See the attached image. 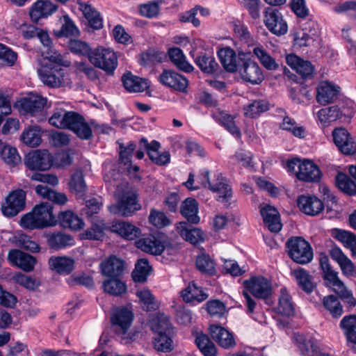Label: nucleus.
<instances>
[{"label":"nucleus","mask_w":356,"mask_h":356,"mask_svg":"<svg viewBox=\"0 0 356 356\" xmlns=\"http://www.w3.org/2000/svg\"><path fill=\"white\" fill-rule=\"evenodd\" d=\"M46 58L51 63H46L38 69L40 79L47 86L59 87L65 80V72L59 66L68 67L70 63L54 47L47 49Z\"/></svg>","instance_id":"obj_1"},{"label":"nucleus","mask_w":356,"mask_h":356,"mask_svg":"<svg viewBox=\"0 0 356 356\" xmlns=\"http://www.w3.org/2000/svg\"><path fill=\"white\" fill-rule=\"evenodd\" d=\"M319 264L326 286L331 289L350 306H355L356 299L353 297L352 291L339 279L338 272L331 267L328 257L324 254H321Z\"/></svg>","instance_id":"obj_2"},{"label":"nucleus","mask_w":356,"mask_h":356,"mask_svg":"<svg viewBox=\"0 0 356 356\" xmlns=\"http://www.w3.org/2000/svg\"><path fill=\"white\" fill-rule=\"evenodd\" d=\"M134 319L133 312L126 307H115L111 310V321L116 334L124 343L136 340L138 332L129 328Z\"/></svg>","instance_id":"obj_3"},{"label":"nucleus","mask_w":356,"mask_h":356,"mask_svg":"<svg viewBox=\"0 0 356 356\" xmlns=\"http://www.w3.org/2000/svg\"><path fill=\"white\" fill-rule=\"evenodd\" d=\"M116 204L108 206L110 213L120 216H131L136 211L140 209L136 201V197L132 193L127 183H122L117 186L114 193Z\"/></svg>","instance_id":"obj_4"},{"label":"nucleus","mask_w":356,"mask_h":356,"mask_svg":"<svg viewBox=\"0 0 356 356\" xmlns=\"http://www.w3.org/2000/svg\"><path fill=\"white\" fill-rule=\"evenodd\" d=\"M52 207L47 203L36 205L33 211L24 215L21 220L22 227L26 229H40L55 225Z\"/></svg>","instance_id":"obj_5"},{"label":"nucleus","mask_w":356,"mask_h":356,"mask_svg":"<svg viewBox=\"0 0 356 356\" xmlns=\"http://www.w3.org/2000/svg\"><path fill=\"white\" fill-rule=\"evenodd\" d=\"M197 182L202 187H208L211 191L217 193V200L224 204L227 203L232 197V190L222 175L216 172L213 177L210 179L209 172L205 171L197 178Z\"/></svg>","instance_id":"obj_6"},{"label":"nucleus","mask_w":356,"mask_h":356,"mask_svg":"<svg viewBox=\"0 0 356 356\" xmlns=\"http://www.w3.org/2000/svg\"><path fill=\"white\" fill-rule=\"evenodd\" d=\"M286 168L289 172L296 174L300 180L307 182H318L321 177L318 167L312 161L294 159L289 161Z\"/></svg>","instance_id":"obj_7"},{"label":"nucleus","mask_w":356,"mask_h":356,"mask_svg":"<svg viewBox=\"0 0 356 356\" xmlns=\"http://www.w3.org/2000/svg\"><path fill=\"white\" fill-rule=\"evenodd\" d=\"M90 62L108 74L113 73L118 66V56L116 53L110 48L99 46L89 54Z\"/></svg>","instance_id":"obj_8"},{"label":"nucleus","mask_w":356,"mask_h":356,"mask_svg":"<svg viewBox=\"0 0 356 356\" xmlns=\"http://www.w3.org/2000/svg\"><path fill=\"white\" fill-rule=\"evenodd\" d=\"M286 245L289 257L300 264H306L313 259V252L309 243L301 237L290 238Z\"/></svg>","instance_id":"obj_9"},{"label":"nucleus","mask_w":356,"mask_h":356,"mask_svg":"<svg viewBox=\"0 0 356 356\" xmlns=\"http://www.w3.org/2000/svg\"><path fill=\"white\" fill-rule=\"evenodd\" d=\"M47 103V98L38 94L31 93L17 100L14 106L19 113L33 116L40 113Z\"/></svg>","instance_id":"obj_10"},{"label":"nucleus","mask_w":356,"mask_h":356,"mask_svg":"<svg viewBox=\"0 0 356 356\" xmlns=\"http://www.w3.org/2000/svg\"><path fill=\"white\" fill-rule=\"evenodd\" d=\"M244 286L250 293L259 299L266 300L273 293L271 281L263 276L252 277L245 280Z\"/></svg>","instance_id":"obj_11"},{"label":"nucleus","mask_w":356,"mask_h":356,"mask_svg":"<svg viewBox=\"0 0 356 356\" xmlns=\"http://www.w3.org/2000/svg\"><path fill=\"white\" fill-rule=\"evenodd\" d=\"M241 62L237 71L243 81L251 84H259L263 81L264 72L257 63L251 59L241 60Z\"/></svg>","instance_id":"obj_12"},{"label":"nucleus","mask_w":356,"mask_h":356,"mask_svg":"<svg viewBox=\"0 0 356 356\" xmlns=\"http://www.w3.org/2000/svg\"><path fill=\"white\" fill-rule=\"evenodd\" d=\"M53 162V157L46 149H36L29 152L25 158V165L32 170H47Z\"/></svg>","instance_id":"obj_13"},{"label":"nucleus","mask_w":356,"mask_h":356,"mask_svg":"<svg viewBox=\"0 0 356 356\" xmlns=\"http://www.w3.org/2000/svg\"><path fill=\"white\" fill-rule=\"evenodd\" d=\"M264 22L268 31L276 35H284L288 31L286 22L277 9L267 8L264 11Z\"/></svg>","instance_id":"obj_14"},{"label":"nucleus","mask_w":356,"mask_h":356,"mask_svg":"<svg viewBox=\"0 0 356 356\" xmlns=\"http://www.w3.org/2000/svg\"><path fill=\"white\" fill-rule=\"evenodd\" d=\"M26 194L22 190L13 191L6 197L2 204L1 211L8 217L15 216L25 207Z\"/></svg>","instance_id":"obj_15"},{"label":"nucleus","mask_w":356,"mask_h":356,"mask_svg":"<svg viewBox=\"0 0 356 356\" xmlns=\"http://www.w3.org/2000/svg\"><path fill=\"white\" fill-rule=\"evenodd\" d=\"M65 129L72 131L81 139H89L92 136V130L85 119L79 113L68 111Z\"/></svg>","instance_id":"obj_16"},{"label":"nucleus","mask_w":356,"mask_h":356,"mask_svg":"<svg viewBox=\"0 0 356 356\" xmlns=\"http://www.w3.org/2000/svg\"><path fill=\"white\" fill-rule=\"evenodd\" d=\"M159 81L163 86L181 92H186L188 85V81L184 76L171 70H164Z\"/></svg>","instance_id":"obj_17"},{"label":"nucleus","mask_w":356,"mask_h":356,"mask_svg":"<svg viewBox=\"0 0 356 356\" xmlns=\"http://www.w3.org/2000/svg\"><path fill=\"white\" fill-rule=\"evenodd\" d=\"M340 90L339 86L329 81H322L317 86L316 99L323 106L332 104L339 97Z\"/></svg>","instance_id":"obj_18"},{"label":"nucleus","mask_w":356,"mask_h":356,"mask_svg":"<svg viewBox=\"0 0 356 356\" xmlns=\"http://www.w3.org/2000/svg\"><path fill=\"white\" fill-rule=\"evenodd\" d=\"M175 229L179 236L191 244L196 245L204 241L205 235L199 227H195L187 222L181 221L176 224Z\"/></svg>","instance_id":"obj_19"},{"label":"nucleus","mask_w":356,"mask_h":356,"mask_svg":"<svg viewBox=\"0 0 356 356\" xmlns=\"http://www.w3.org/2000/svg\"><path fill=\"white\" fill-rule=\"evenodd\" d=\"M140 148H144L150 159V160L156 165H163L170 162V154L168 152H159L160 143L156 141H152L148 143L147 140L142 138L140 140Z\"/></svg>","instance_id":"obj_20"},{"label":"nucleus","mask_w":356,"mask_h":356,"mask_svg":"<svg viewBox=\"0 0 356 356\" xmlns=\"http://www.w3.org/2000/svg\"><path fill=\"white\" fill-rule=\"evenodd\" d=\"M58 7L49 0H38L29 8V16L33 22L47 18L57 10Z\"/></svg>","instance_id":"obj_21"},{"label":"nucleus","mask_w":356,"mask_h":356,"mask_svg":"<svg viewBox=\"0 0 356 356\" xmlns=\"http://www.w3.org/2000/svg\"><path fill=\"white\" fill-rule=\"evenodd\" d=\"M332 136L334 144L343 154H353L356 152V145L345 129H335L332 131Z\"/></svg>","instance_id":"obj_22"},{"label":"nucleus","mask_w":356,"mask_h":356,"mask_svg":"<svg viewBox=\"0 0 356 356\" xmlns=\"http://www.w3.org/2000/svg\"><path fill=\"white\" fill-rule=\"evenodd\" d=\"M299 209L308 216H316L324 209L323 202L316 196L301 195L298 198Z\"/></svg>","instance_id":"obj_23"},{"label":"nucleus","mask_w":356,"mask_h":356,"mask_svg":"<svg viewBox=\"0 0 356 356\" xmlns=\"http://www.w3.org/2000/svg\"><path fill=\"white\" fill-rule=\"evenodd\" d=\"M318 33L316 25L314 23H308L304 28L294 33V44L300 47L309 46L313 43Z\"/></svg>","instance_id":"obj_24"},{"label":"nucleus","mask_w":356,"mask_h":356,"mask_svg":"<svg viewBox=\"0 0 356 356\" xmlns=\"http://www.w3.org/2000/svg\"><path fill=\"white\" fill-rule=\"evenodd\" d=\"M209 333L212 339L222 348H229L236 344L232 334L220 325H211Z\"/></svg>","instance_id":"obj_25"},{"label":"nucleus","mask_w":356,"mask_h":356,"mask_svg":"<svg viewBox=\"0 0 356 356\" xmlns=\"http://www.w3.org/2000/svg\"><path fill=\"white\" fill-rule=\"evenodd\" d=\"M260 213L263 217L264 224L272 232H278L282 229V225L277 209L270 206L265 205L260 208Z\"/></svg>","instance_id":"obj_26"},{"label":"nucleus","mask_w":356,"mask_h":356,"mask_svg":"<svg viewBox=\"0 0 356 356\" xmlns=\"http://www.w3.org/2000/svg\"><path fill=\"white\" fill-rule=\"evenodd\" d=\"M109 229L127 240H134L140 234L138 227L124 221H113Z\"/></svg>","instance_id":"obj_27"},{"label":"nucleus","mask_w":356,"mask_h":356,"mask_svg":"<svg viewBox=\"0 0 356 356\" xmlns=\"http://www.w3.org/2000/svg\"><path fill=\"white\" fill-rule=\"evenodd\" d=\"M8 257L12 264L26 272L31 271L36 263L33 256L17 250H10Z\"/></svg>","instance_id":"obj_28"},{"label":"nucleus","mask_w":356,"mask_h":356,"mask_svg":"<svg viewBox=\"0 0 356 356\" xmlns=\"http://www.w3.org/2000/svg\"><path fill=\"white\" fill-rule=\"evenodd\" d=\"M49 265L51 270L60 275L71 273L75 267V261L70 257L53 256L49 259Z\"/></svg>","instance_id":"obj_29"},{"label":"nucleus","mask_w":356,"mask_h":356,"mask_svg":"<svg viewBox=\"0 0 356 356\" xmlns=\"http://www.w3.org/2000/svg\"><path fill=\"white\" fill-rule=\"evenodd\" d=\"M122 81L125 89L131 92H141L149 86L147 79L135 76L131 72L125 73L122 76Z\"/></svg>","instance_id":"obj_30"},{"label":"nucleus","mask_w":356,"mask_h":356,"mask_svg":"<svg viewBox=\"0 0 356 356\" xmlns=\"http://www.w3.org/2000/svg\"><path fill=\"white\" fill-rule=\"evenodd\" d=\"M91 227L88 228L82 234V238L88 240H102L105 232L109 229L104 220L95 217L92 218Z\"/></svg>","instance_id":"obj_31"},{"label":"nucleus","mask_w":356,"mask_h":356,"mask_svg":"<svg viewBox=\"0 0 356 356\" xmlns=\"http://www.w3.org/2000/svg\"><path fill=\"white\" fill-rule=\"evenodd\" d=\"M218 57L224 69L229 72L237 71L240 59L230 47H225L218 51Z\"/></svg>","instance_id":"obj_32"},{"label":"nucleus","mask_w":356,"mask_h":356,"mask_svg":"<svg viewBox=\"0 0 356 356\" xmlns=\"http://www.w3.org/2000/svg\"><path fill=\"white\" fill-rule=\"evenodd\" d=\"M287 64L304 77L313 74L314 67L308 60H304L296 54H289L286 57Z\"/></svg>","instance_id":"obj_33"},{"label":"nucleus","mask_w":356,"mask_h":356,"mask_svg":"<svg viewBox=\"0 0 356 356\" xmlns=\"http://www.w3.org/2000/svg\"><path fill=\"white\" fill-rule=\"evenodd\" d=\"M137 247L143 252L152 254H161L164 250L163 242L154 236H149L136 241Z\"/></svg>","instance_id":"obj_34"},{"label":"nucleus","mask_w":356,"mask_h":356,"mask_svg":"<svg viewBox=\"0 0 356 356\" xmlns=\"http://www.w3.org/2000/svg\"><path fill=\"white\" fill-rule=\"evenodd\" d=\"M100 268L104 276L108 278L118 277L123 272L124 262L115 257H111L101 263Z\"/></svg>","instance_id":"obj_35"},{"label":"nucleus","mask_w":356,"mask_h":356,"mask_svg":"<svg viewBox=\"0 0 356 356\" xmlns=\"http://www.w3.org/2000/svg\"><path fill=\"white\" fill-rule=\"evenodd\" d=\"M79 8L91 27L95 29H99L102 27V18L99 13L89 3L79 2Z\"/></svg>","instance_id":"obj_36"},{"label":"nucleus","mask_w":356,"mask_h":356,"mask_svg":"<svg viewBox=\"0 0 356 356\" xmlns=\"http://www.w3.org/2000/svg\"><path fill=\"white\" fill-rule=\"evenodd\" d=\"M181 296L186 302L199 303L205 300L208 295L198 287L195 283H190L188 286L181 291Z\"/></svg>","instance_id":"obj_37"},{"label":"nucleus","mask_w":356,"mask_h":356,"mask_svg":"<svg viewBox=\"0 0 356 356\" xmlns=\"http://www.w3.org/2000/svg\"><path fill=\"white\" fill-rule=\"evenodd\" d=\"M180 212L188 222L193 224H198L200 221L198 216V203L195 199H186L181 205Z\"/></svg>","instance_id":"obj_38"},{"label":"nucleus","mask_w":356,"mask_h":356,"mask_svg":"<svg viewBox=\"0 0 356 356\" xmlns=\"http://www.w3.org/2000/svg\"><path fill=\"white\" fill-rule=\"evenodd\" d=\"M104 292L114 296H120L126 293L127 286L124 282L118 277H109L102 282Z\"/></svg>","instance_id":"obj_39"},{"label":"nucleus","mask_w":356,"mask_h":356,"mask_svg":"<svg viewBox=\"0 0 356 356\" xmlns=\"http://www.w3.org/2000/svg\"><path fill=\"white\" fill-rule=\"evenodd\" d=\"M60 225L65 228L79 230L83 228L84 222L78 215L72 211H66L59 215Z\"/></svg>","instance_id":"obj_40"},{"label":"nucleus","mask_w":356,"mask_h":356,"mask_svg":"<svg viewBox=\"0 0 356 356\" xmlns=\"http://www.w3.org/2000/svg\"><path fill=\"white\" fill-rule=\"evenodd\" d=\"M275 310L277 313L286 316H290L294 313V307L291 300V297L284 288H282L280 290L278 305L275 307Z\"/></svg>","instance_id":"obj_41"},{"label":"nucleus","mask_w":356,"mask_h":356,"mask_svg":"<svg viewBox=\"0 0 356 356\" xmlns=\"http://www.w3.org/2000/svg\"><path fill=\"white\" fill-rule=\"evenodd\" d=\"M35 192L43 198L47 199L57 204H65L67 202L65 194L58 193L47 186L38 185L35 187Z\"/></svg>","instance_id":"obj_42"},{"label":"nucleus","mask_w":356,"mask_h":356,"mask_svg":"<svg viewBox=\"0 0 356 356\" xmlns=\"http://www.w3.org/2000/svg\"><path fill=\"white\" fill-rule=\"evenodd\" d=\"M169 57L172 63L180 70L191 72L193 67L186 60L182 51L177 47L171 48L168 51Z\"/></svg>","instance_id":"obj_43"},{"label":"nucleus","mask_w":356,"mask_h":356,"mask_svg":"<svg viewBox=\"0 0 356 356\" xmlns=\"http://www.w3.org/2000/svg\"><path fill=\"white\" fill-rule=\"evenodd\" d=\"M298 285L307 293H310L315 287L312 275L306 270L299 268L291 272Z\"/></svg>","instance_id":"obj_44"},{"label":"nucleus","mask_w":356,"mask_h":356,"mask_svg":"<svg viewBox=\"0 0 356 356\" xmlns=\"http://www.w3.org/2000/svg\"><path fill=\"white\" fill-rule=\"evenodd\" d=\"M195 341L204 356H216V347L207 334L197 333Z\"/></svg>","instance_id":"obj_45"},{"label":"nucleus","mask_w":356,"mask_h":356,"mask_svg":"<svg viewBox=\"0 0 356 356\" xmlns=\"http://www.w3.org/2000/svg\"><path fill=\"white\" fill-rule=\"evenodd\" d=\"M269 108V103L266 100H254L244 106V115L246 117L254 118L268 111Z\"/></svg>","instance_id":"obj_46"},{"label":"nucleus","mask_w":356,"mask_h":356,"mask_svg":"<svg viewBox=\"0 0 356 356\" xmlns=\"http://www.w3.org/2000/svg\"><path fill=\"white\" fill-rule=\"evenodd\" d=\"M213 117L220 122L232 135L236 137L240 136V131L235 124L233 116L223 111L218 110L213 113Z\"/></svg>","instance_id":"obj_47"},{"label":"nucleus","mask_w":356,"mask_h":356,"mask_svg":"<svg viewBox=\"0 0 356 356\" xmlns=\"http://www.w3.org/2000/svg\"><path fill=\"white\" fill-rule=\"evenodd\" d=\"M340 325L347 341L356 344V316H345Z\"/></svg>","instance_id":"obj_48"},{"label":"nucleus","mask_w":356,"mask_h":356,"mask_svg":"<svg viewBox=\"0 0 356 356\" xmlns=\"http://www.w3.org/2000/svg\"><path fill=\"white\" fill-rule=\"evenodd\" d=\"M61 27L54 31L56 37H68L77 35L79 33L78 28L68 15H63L60 18Z\"/></svg>","instance_id":"obj_49"},{"label":"nucleus","mask_w":356,"mask_h":356,"mask_svg":"<svg viewBox=\"0 0 356 356\" xmlns=\"http://www.w3.org/2000/svg\"><path fill=\"white\" fill-rule=\"evenodd\" d=\"M41 136L42 133L38 127H30L23 131L21 139L27 146L34 147L41 143Z\"/></svg>","instance_id":"obj_50"},{"label":"nucleus","mask_w":356,"mask_h":356,"mask_svg":"<svg viewBox=\"0 0 356 356\" xmlns=\"http://www.w3.org/2000/svg\"><path fill=\"white\" fill-rule=\"evenodd\" d=\"M253 54L260 63L268 70H275L278 68L279 65L275 60L262 46L255 47L253 49Z\"/></svg>","instance_id":"obj_51"},{"label":"nucleus","mask_w":356,"mask_h":356,"mask_svg":"<svg viewBox=\"0 0 356 356\" xmlns=\"http://www.w3.org/2000/svg\"><path fill=\"white\" fill-rule=\"evenodd\" d=\"M317 118L319 122L324 126L339 120V106H332L319 110L317 112Z\"/></svg>","instance_id":"obj_52"},{"label":"nucleus","mask_w":356,"mask_h":356,"mask_svg":"<svg viewBox=\"0 0 356 356\" xmlns=\"http://www.w3.org/2000/svg\"><path fill=\"white\" fill-rule=\"evenodd\" d=\"M1 159L10 166H15L21 161V157L16 148L5 145L0 149Z\"/></svg>","instance_id":"obj_53"},{"label":"nucleus","mask_w":356,"mask_h":356,"mask_svg":"<svg viewBox=\"0 0 356 356\" xmlns=\"http://www.w3.org/2000/svg\"><path fill=\"white\" fill-rule=\"evenodd\" d=\"M280 128L291 132L294 136L302 138L306 136L305 129L296 123V122L289 116L284 118L280 124Z\"/></svg>","instance_id":"obj_54"},{"label":"nucleus","mask_w":356,"mask_h":356,"mask_svg":"<svg viewBox=\"0 0 356 356\" xmlns=\"http://www.w3.org/2000/svg\"><path fill=\"white\" fill-rule=\"evenodd\" d=\"M149 326L157 334L166 332L170 327L169 318L164 314H157L149 321Z\"/></svg>","instance_id":"obj_55"},{"label":"nucleus","mask_w":356,"mask_h":356,"mask_svg":"<svg viewBox=\"0 0 356 356\" xmlns=\"http://www.w3.org/2000/svg\"><path fill=\"white\" fill-rule=\"evenodd\" d=\"M335 181L337 186L343 193L350 195L356 194V184L347 175L338 173Z\"/></svg>","instance_id":"obj_56"},{"label":"nucleus","mask_w":356,"mask_h":356,"mask_svg":"<svg viewBox=\"0 0 356 356\" xmlns=\"http://www.w3.org/2000/svg\"><path fill=\"white\" fill-rule=\"evenodd\" d=\"M323 305L330 314L335 318H338L342 315L343 308L338 300L334 295L325 296L323 299Z\"/></svg>","instance_id":"obj_57"},{"label":"nucleus","mask_w":356,"mask_h":356,"mask_svg":"<svg viewBox=\"0 0 356 356\" xmlns=\"http://www.w3.org/2000/svg\"><path fill=\"white\" fill-rule=\"evenodd\" d=\"M149 222L154 227L161 229L171 224L170 219L161 211L152 209L148 217Z\"/></svg>","instance_id":"obj_58"},{"label":"nucleus","mask_w":356,"mask_h":356,"mask_svg":"<svg viewBox=\"0 0 356 356\" xmlns=\"http://www.w3.org/2000/svg\"><path fill=\"white\" fill-rule=\"evenodd\" d=\"M73 238L67 234L57 233L48 236V244L52 248H63L73 245Z\"/></svg>","instance_id":"obj_59"},{"label":"nucleus","mask_w":356,"mask_h":356,"mask_svg":"<svg viewBox=\"0 0 356 356\" xmlns=\"http://www.w3.org/2000/svg\"><path fill=\"white\" fill-rule=\"evenodd\" d=\"M150 269L147 260L145 259L138 260L132 273L133 280L137 282H144L149 274Z\"/></svg>","instance_id":"obj_60"},{"label":"nucleus","mask_w":356,"mask_h":356,"mask_svg":"<svg viewBox=\"0 0 356 356\" xmlns=\"http://www.w3.org/2000/svg\"><path fill=\"white\" fill-rule=\"evenodd\" d=\"M71 191L82 196L86 191V184L84 181L83 172L80 170L76 171L72 176L69 183Z\"/></svg>","instance_id":"obj_61"},{"label":"nucleus","mask_w":356,"mask_h":356,"mask_svg":"<svg viewBox=\"0 0 356 356\" xmlns=\"http://www.w3.org/2000/svg\"><path fill=\"white\" fill-rule=\"evenodd\" d=\"M163 3L162 0L149 1L139 6L140 14L147 18L157 17L159 14L160 6Z\"/></svg>","instance_id":"obj_62"},{"label":"nucleus","mask_w":356,"mask_h":356,"mask_svg":"<svg viewBox=\"0 0 356 356\" xmlns=\"http://www.w3.org/2000/svg\"><path fill=\"white\" fill-rule=\"evenodd\" d=\"M195 63L202 71L209 74L214 72L218 65L214 57L205 54L197 56L195 58Z\"/></svg>","instance_id":"obj_63"},{"label":"nucleus","mask_w":356,"mask_h":356,"mask_svg":"<svg viewBox=\"0 0 356 356\" xmlns=\"http://www.w3.org/2000/svg\"><path fill=\"white\" fill-rule=\"evenodd\" d=\"M229 222L240 225V218L234 214L216 215L212 220V226L216 231L223 229Z\"/></svg>","instance_id":"obj_64"}]
</instances>
